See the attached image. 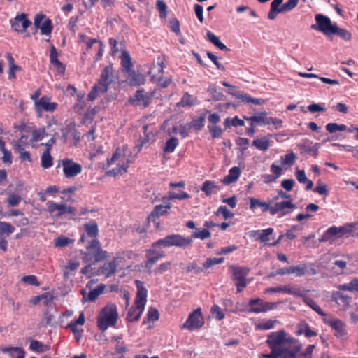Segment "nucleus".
Listing matches in <instances>:
<instances>
[{"label": "nucleus", "mask_w": 358, "mask_h": 358, "mask_svg": "<svg viewBox=\"0 0 358 358\" xmlns=\"http://www.w3.org/2000/svg\"><path fill=\"white\" fill-rule=\"evenodd\" d=\"M266 343L271 352L268 354H261V357L264 358H293L301 348L299 341L284 330L271 333Z\"/></svg>", "instance_id": "1"}, {"label": "nucleus", "mask_w": 358, "mask_h": 358, "mask_svg": "<svg viewBox=\"0 0 358 358\" xmlns=\"http://www.w3.org/2000/svg\"><path fill=\"white\" fill-rule=\"evenodd\" d=\"M131 162V152L127 145H123L116 149L112 157L108 160V166L115 165L109 169L107 174L110 176H116L118 174L125 173L127 171L129 164Z\"/></svg>", "instance_id": "2"}, {"label": "nucleus", "mask_w": 358, "mask_h": 358, "mask_svg": "<svg viewBox=\"0 0 358 358\" xmlns=\"http://www.w3.org/2000/svg\"><path fill=\"white\" fill-rule=\"evenodd\" d=\"M136 283L137 293L135 299V304L134 306L130 308L127 315V320L130 322L137 321L140 319L147 302L148 291L144 287L143 283L139 280H136Z\"/></svg>", "instance_id": "3"}, {"label": "nucleus", "mask_w": 358, "mask_h": 358, "mask_svg": "<svg viewBox=\"0 0 358 358\" xmlns=\"http://www.w3.org/2000/svg\"><path fill=\"white\" fill-rule=\"evenodd\" d=\"M266 294L285 292L289 294L303 299V301L313 309V301L312 300L313 292L310 289H306L293 285L280 286L276 287H269L265 289Z\"/></svg>", "instance_id": "4"}, {"label": "nucleus", "mask_w": 358, "mask_h": 358, "mask_svg": "<svg viewBox=\"0 0 358 358\" xmlns=\"http://www.w3.org/2000/svg\"><path fill=\"white\" fill-rule=\"evenodd\" d=\"M82 259L85 263L101 262L108 257V253L102 250L99 241L94 238L86 246V251L81 252Z\"/></svg>", "instance_id": "5"}, {"label": "nucleus", "mask_w": 358, "mask_h": 358, "mask_svg": "<svg viewBox=\"0 0 358 358\" xmlns=\"http://www.w3.org/2000/svg\"><path fill=\"white\" fill-rule=\"evenodd\" d=\"M117 317L116 305L108 303L99 313L97 317V326L101 331H105L108 327L115 325Z\"/></svg>", "instance_id": "6"}, {"label": "nucleus", "mask_w": 358, "mask_h": 358, "mask_svg": "<svg viewBox=\"0 0 358 358\" xmlns=\"http://www.w3.org/2000/svg\"><path fill=\"white\" fill-rule=\"evenodd\" d=\"M357 223L347 224L342 227H331L329 228L319 239L320 241H332L334 238H343V236L352 233L353 229H356Z\"/></svg>", "instance_id": "7"}, {"label": "nucleus", "mask_w": 358, "mask_h": 358, "mask_svg": "<svg viewBox=\"0 0 358 358\" xmlns=\"http://www.w3.org/2000/svg\"><path fill=\"white\" fill-rule=\"evenodd\" d=\"M296 208L295 204L290 201H271V209L270 214L282 217L292 213Z\"/></svg>", "instance_id": "8"}, {"label": "nucleus", "mask_w": 358, "mask_h": 358, "mask_svg": "<svg viewBox=\"0 0 358 358\" xmlns=\"http://www.w3.org/2000/svg\"><path fill=\"white\" fill-rule=\"evenodd\" d=\"M204 324V318L200 308L191 313L186 322L182 325V329H187L190 331L199 329Z\"/></svg>", "instance_id": "9"}, {"label": "nucleus", "mask_w": 358, "mask_h": 358, "mask_svg": "<svg viewBox=\"0 0 358 358\" xmlns=\"http://www.w3.org/2000/svg\"><path fill=\"white\" fill-rule=\"evenodd\" d=\"M164 65L162 61H157V64H154L149 71L151 80L156 83L161 87L165 88L171 83V79L169 78H163L155 75V71L159 74H163Z\"/></svg>", "instance_id": "10"}, {"label": "nucleus", "mask_w": 358, "mask_h": 358, "mask_svg": "<svg viewBox=\"0 0 358 358\" xmlns=\"http://www.w3.org/2000/svg\"><path fill=\"white\" fill-rule=\"evenodd\" d=\"M121 261L120 257H114L112 260L105 262L103 266L96 270V275H103L105 278H110L116 273Z\"/></svg>", "instance_id": "11"}, {"label": "nucleus", "mask_w": 358, "mask_h": 358, "mask_svg": "<svg viewBox=\"0 0 358 358\" xmlns=\"http://www.w3.org/2000/svg\"><path fill=\"white\" fill-rule=\"evenodd\" d=\"M278 303H279L265 302L259 298L252 299L250 300L248 303L250 307L249 312L254 313H265L275 309Z\"/></svg>", "instance_id": "12"}, {"label": "nucleus", "mask_w": 358, "mask_h": 358, "mask_svg": "<svg viewBox=\"0 0 358 358\" xmlns=\"http://www.w3.org/2000/svg\"><path fill=\"white\" fill-rule=\"evenodd\" d=\"M64 175L66 178H74L82 171V166L79 163H76L70 159H64L62 160Z\"/></svg>", "instance_id": "13"}, {"label": "nucleus", "mask_w": 358, "mask_h": 358, "mask_svg": "<svg viewBox=\"0 0 358 358\" xmlns=\"http://www.w3.org/2000/svg\"><path fill=\"white\" fill-rule=\"evenodd\" d=\"M115 74L112 65L106 66L101 71L96 85L106 92L110 84L114 81Z\"/></svg>", "instance_id": "14"}, {"label": "nucleus", "mask_w": 358, "mask_h": 358, "mask_svg": "<svg viewBox=\"0 0 358 358\" xmlns=\"http://www.w3.org/2000/svg\"><path fill=\"white\" fill-rule=\"evenodd\" d=\"M315 19L317 25V29L325 36L328 37L331 36V32L336 24H333L329 17L322 14L317 15Z\"/></svg>", "instance_id": "15"}, {"label": "nucleus", "mask_w": 358, "mask_h": 358, "mask_svg": "<svg viewBox=\"0 0 358 358\" xmlns=\"http://www.w3.org/2000/svg\"><path fill=\"white\" fill-rule=\"evenodd\" d=\"M57 107V103L50 101V98L48 96H43L40 101H37L34 103V109L38 116H41L43 111L54 112Z\"/></svg>", "instance_id": "16"}, {"label": "nucleus", "mask_w": 358, "mask_h": 358, "mask_svg": "<svg viewBox=\"0 0 358 358\" xmlns=\"http://www.w3.org/2000/svg\"><path fill=\"white\" fill-rule=\"evenodd\" d=\"M164 256V252L162 250H159L157 248H152L146 251V257L148 260L145 262L146 268L150 269L153 264L157 262L159 259Z\"/></svg>", "instance_id": "17"}, {"label": "nucleus", "mask_w": 358, "mask_h": 358, "mask_svg": "<svg viewBox=\"0 0 358 358\" xmlns=\"http://www.w3.org/2000/svg\"><path fill=\"white\" fill-rule=\"evenodd\" d=\"M273 228H267L263 230H252L250 231V236L261 243H267L271 240V236L273 234Z\"/></svg>", "instance_id": "18"}, {"label": "nucleus", "mask_w": 358, "mask_h": 358, "mask_svg": "<svg viewBox=\"0 0 358 358\" xmlns=\"http://www.w3.org/2000/svg\"><path fill=\"white\" fill-rule=\"evenodd\" d=\"M332 301H335L338 307L343 310H347L351 303V297L343 294L340 292H334L331 294Z\"/></svg>", "instance_id": "19"}, {"label": "nucleus", "mask_w": 358, "mask_h": 358, "mask_svg": "<svg viewBox=\"0 0 358 358\" xmlns=\"http://www.w3.org/2000/svg\"><path fill=\"white\" fill-rule=\"evenodd\" d=\"M31 24L25 14L16 16L12 22V28L17 32H23Z\"/></svg>", "instance_id": "20"}, {"label": "nucleus", "mask_w": 358, "mask_h": 358, "mask_svg": "<svg viewBox=\"0 0 358 358\" xmlns=\"http://www.w3.org/2000/svg\"><path fill=\"white\" fill-rule=\"evenodd\" d=\"M171 246L185 248L192 245V241L190 238L184 237L180 234L169 235Z\"/></svg>", "instance_id": "21"}, {"label": "nucleus", "mask_w": 358, "mask_h": 358, "mask_svg": "<svg viewBox=\"0 0 358 358\" xmlns=\"http://www.w3.org/2000/svg\"><path fill=\"white\" fill-rule=\"evenodd\" d=\"M152 94L145 92L143 90H138L134 96V101L137 105L145 108L150 103Z\"/></svg>", "instance_id": "22"}, {"label": "nucleus", "mask_w": 358, "mask_h": 358, "mask_svg": "<svg viewBox=\"0 0 358 358\" xmlns=\"http://www.w3.org/2000/svg\"><path fill=\"white\" fill-rule=\"evenodd\" d=\"M250 201V208L252 210H254L256 209L257 207L261 208L262 213H266L269 212L271 213V201H263L257 199H255L253 197H250L249 199Z\"/></svg>", "instance_id": "23"}, {"label": "nucleus", "mask_w": 358, "mask_h": 358, "mask_svg": "<svg viewBox=\"0 0 358 358\" xmlns=\"http://www.w3.org/2000/svg\"><path fill=\"white\" fill-rule=\"evenodd\" d=\"M230 268L232 271L233 280H245L250 272V269L247 267L231 266Z\"/></svg>", "instance_id": "24"}, {"label": "nucleus", "mask_w": 358, "mask_h": 358, "mask_svg": "<svg viewBox=\"0 0 358 358\" xmlns=\"http://www.w3.org/2000/svg\"><path fill=\"white\" fill-rule=\"evenodd\" d=\"M127 73V80L129 83V85L132 86H137L143 84L144 78L143 77L136 73L135 71L130 70L129 72H126Z\"/></svg>", "instance_id": "25"}, {"label": "nucleus", "mask_w": 358, "mask_h": 358, "mask_svg": "<svg viewBox=\"0 0 358 358\" xmlns=\"http://www.w3.org/2000/svg\"><path fill=\"white\" fill-rule=\"evenodd\" d=\"M2 352L7 354L10 358L20 357L25 355V352L20 347L1 348Z\"/></svg>", "instance_id": "26"}, {"label": "nucleus", "mask_w": 358, "mask_h": 358, "mask_svg": "<svg viewBox=\"0 0 358 358\" xmlns=\"http://www.w3.org/2000/svg\"><path fill=\"white\" fill-rule=\"evenodd\" d=\"M201 189L205 192L207 196L217 194L220 190L219 186H217L215 182L210 180H206Z\"/></svg>", "instance_id": "27"}, {"label": "nucleus", "mask_w": 358, "mask_h": 358, "mask_svg": "<svg viewBox=\"0 0 358 358\" xmlns=\"http://www.w3.org/2000/svg\"><path fill=\"white\" fill-rule=\"evenodd\" d=\"M240 174V169L237 166H234L229 170V174L223 178V182L227 185L233 183L238 179Z\"/></svg>", "instance_id": "28"}, {"label": "nucleus", "mask_w": 358, "mask_h": 358, "mask_svg": "<svg viewBox=\"0 0 358 358\" xmlns=\"http://www.w3.org/2000/svg\"><path fill=\"white\" fill-rule=\"evenodd\" d=\"M329 325L336 331L338 336H343L345 334V324L338 319L329 320Z\"/></svg>", "instance_id": "29"}, {"label": "nucleus", "mask_w": 358, "mask_h": 358, "mask_svg": "<svg viewBox=\"0 0 358 358\" xmlns=\"http://www.w3.org/2000/svg\"><path fill=\"white\" fill-rule=\"evenodd\" d=\"M268 117H269L267 116V113L263 112L249 117H245V119L250 121L252 124L266 125L268 121Z\"/></svg>", "instance_id": "30"}, {"label": "nucleus", "mask_w": 358, "mask_h": 358, "mask_svg": "<svg viewBox=\"0 0 358 358\" xmlns=\"http://www.w3.org/2000/svg\"><path fill=\"white\" fill-rule=\"evenodd\" d=\"M338 289L356 292L358 294V278H352L348 283L340 285L337 287Z\"/></svg>", "instance_id": "31"}, {"label": "nucleus", "mask_w": 358, "mask_h": 358, "mask_svg": "<svg viewBox=\"0 0 358 358\" xmlns=\"http://www.w3.org/2000/svg\"><path fill=\"white\" fill-rule=\"evenodd\" d=\"M252 145L259 150L266 151L271 145L270 140L266 136L257 138L252 141Z\"/></svg>", "instance_id": "32"}, {"label": "nucleus", "mask_w": 358, "mask_h": 358, "mask_svg": "<svg viewBox=\"0 0 358 358\" xmlns=\"http://www.w3.org/2000/svg\"><path fill=\"white\" fill-rule=\"evenodd\" d=\"M332 35H337L338 37L345 41H350L352 38V34L350 31L340 28L337 24L331 32V36Z\"/></svg>", "instance_id": "33"}, {"label": "nucleus", "mask_w": 358, "mask_h": 358, "mask_svg": "<svg viewBox=\"0 0 358 358\" xmlns=\"http://www.w3.org/2000/svg\"><path fill=\"white\" fill-rule=\"evenodd\" d=\"M171 208V205H157L152 212L150 213L149 217H155L162 216L168 213V210Z\"/></svg>", "instance_id": "34"}, {"label": "nucleus", "mask_w": 358, "mask_h": 358, "mask_svg": "<svg viewBox=\"0 0 358 358\" xmlns=\"http://www.w3.org/2000/svg\"><path fill=\"white\" fill-rule=\"evenodd\" d=\"M296 177L297 180L300 183H307V185L306 187V190L312 189L313 183L311 180H308L305 171L303 170L297 169L296 171Z\"/></svg>", "instance_id": "35"}, {"label": "nucleus", "mask_w": 358, "mask_h": 358, "mask_svg": "<svg viewBox=\"0 0 358 358\" xmlns=\"http://www.w3.org/2000/svg\"><path fill=\"white\" fill-rule=\"evenodd\" d=\"M29 348L32 351L38 352H45L50 349L48 345H44L43 343L36 340H32L31 341Z\"/></svg>", "instance_id": "36"}, {"label": "nucleus", "mask_w": 358, "mask_h": 358, "mask_svg": "<svg viewBox=\"0 0 358 358\" xmlns=\"http://www.w3.org/2000/svg\"><path fill=\"white\" fill-rule=\"evenodd\" d=\"M121 65L123 72H129L131 70L132 64L131 57L127 52H123L121 55Z\"/></svg>", "instance_id": "37"}, {"label": "nucleus", "mask_w": 358, "mask_h": 358, "mask_svg": "<svg viewBox=\"0 0 358 358\" xmlns=\"http://www.w3.org/2000/svg\"><path fill=\"white\" fill-rule=\"evenodd\" d=\"M296 159V155L292 151H290L280 157V163L282 166H291L294 164Z\"/></svg>", "instance_id": "38"}, {"label": "nucleus", "mask_w": 358, "mask_h": 358, "mask_svg": "<svg viewBox=\"0 0 358 358\" xmlns=\"http://www.w3.org/2000/svg\"><path fill=\"white\" fill-rule=\"evenodd\" d=\"M84 229L88 236L96 238L98 234V225L95 222H91L84 224Z\"/></svg>", "instance_id": "39"}, {"label": "nucleus", "mask_w": 358, "mask_h": 358, "mask_svg": "<svg viewBox=\"0 0 358 358\" xmlns=\"http://www.w3.org/2000/svg\"><path fill=\"white\" fill-rule=\"evenodd\" d=\"M282 3L277 0H273L271 4V9L268 13V17L271 20H273L276 17L277 15L280 13H283V11L280 10V6Z\"/></svg>", "instance_id": "40"}, {"label": "nucleus", "mask_w": 358, "mask_h": 358, "mask_svg": "<svg viewBox=\"0 0 358 358\" xmlns=\"http://www.w3.org/2000/svg\"><path fill=\"white\" fill-rule=\"evenodd\" d=\"M296 334L298 335L304 334L306 337L310 338L313 336V331L310 329L307 323L301 322L298 326Z\"/></svg>", "instance_id": "41"}, {"label": "nucleus", "mask_w": 358, "mask_h": 358, "mask_svg": "<svg viewBox=\"0 0 358 358\" xmlns=\"http://www.w3.org/2000/svg\"><path fill=\"white\" fill-rule=\"evenodd\" d=\"M52 166V157L48 150H45L41 155V166L48 169Z\"/></svg>", "instance_id": "42"}, {"label": "nucleus", "mask_w": 358, "mask_h": 358, "mask_svg": "<svg viewBox=\"0 0 358 358\" xmlns=\"http://www.w3.org/2000/svg\"><path fill=\"white\" fill-rule=\"evenodd\" d=\"M75 208L71 206L64 204H59L57 208V212L55 214V216L59 217L64 214H71L74 213Z\"/></svg>", "instance_id": "43"}, {"label": "nucleus", "mask_w": 358, "mask_h": 358, "mask_svg": "<svg viewBox=\"0 0 358 358\" xmlns=\"http://www.w3.org/2000/svg\"><path fill=\"white\" fill-rule=\"evenodd\" d=\"M31 142L28 136H22L18 141L13 142V148L14 149L24 148L29 145Z\"/></svg>", "instance_id": "44"}, {"label": "nucleus", "mask_w": 358, "mask_h": 358, "mask_svg": "<svg viewBox=\"0 0 358 358\" xmlns=\"http://www.w3.org/2000/svg\"><path fill=\"white\" fill-rule=\"evenodd\" d=\"M105 289L104 285H100L96 288L91 290L87 296V300L90 301H94L101 294L103 293Z\"/></svg>", "instance_id": "45"}, {"label": "nucleus", "mask_w": 358, "mask_h": 358, "mask_svg": "<svg viewBox=\"0 0 358 358\" xmlns=\"http://www.w3.org/2000/svg\"><path fill=\"white\" fill-rule=\"evenodd\" d=\"M224 259L223 257H220V258H216V257L208 258L203 263V271L205 269H208V268L212 267L213 266H214L215 264H222V263L224 262Z\"/></svg>", "instance_id": "46"}, {"label": "nucleus", "mask_w": 358, "mask_h": 358, "mask_svg": "<svg viewBox=\"0 0 358 358\" xmlns=\"http://www.w3.org/2000/svg\"><path fill=\"white\" fill-rule=\"evenodd\" d=\"M326 129L329 133H336V131H343L347 129L345 124H338L336 123H329L326 125Z\"/></svg>", "instance_id": "47"}, {"label": "nucleus", "mask_w": 358, "mask_h": 358, "mask_svg": "<svg viewBox=\"0 0 358 358\" xmlns=\"http://www.w3.org/2000/svg\"><path fill=\"white\" fill-rule=\"evenodd\" d=\"M276 323H278V320H268L259 323L257 325V328L262 330H268L274 328Z\"/></svg>", "instance_id": "48"}, {"label": "nucleus", "mask_w": 358, "mask_h": 358, "mask_svg": "<svg viewBox=\"0 0 358 358\" xmlns=\"http://www.w3.org/2000/svg\"><path fill=\"white\" fill-rule=\"evenodd\" d=\"M290 274H294L296 277H301L306 274V266H289Z\"/></svg>", "instance_id": "49"}, {"label": "nucleus", "mask_w": 358, "mask_h": 358, "mask_svg": "<svg viewBox=\"0 0 358 358\" xmlns=\"http://www.w3.org/2000/svg\"><path fill=\"white\" fill-rule=\"evenodd\" d=\"M46 135L47 134L44 128L35 129L32 132V138L30 139V141H39L42 140Z\"/></svg>", "instance_id": "50"}, {"label": "nucleus", "mask_w": 358, "mask_h": 358, "mask_svg": "<svg viewBox=\"0 0 358 358\" xmlns=\"http://www.w3.org/2000/svg\"><path fill=\"white\" fill-rule=\"evenodd\" d=\"M38 29H41L42 34H50L52 31L51 21L49 19H45L40 25Z\"/></svg>", "instance_id": "51"}, {"label": "nucleus", "mask_w": 358, "mask_h": 358, "mask_svg": "<svg viewBox=\"0 0 358 358\" xmlns=\"http://www.w3.org/2000/svg\"><path fill=\"white\" fill-rule=\"evenodd\" d=\"M0 148L3 153V156L2 157V160L4 163L11 164L12 162V155L10 152L8 151L5 148V143L3 141L0 140Z\"/></svg>", "instance_id": "52"}, {"label": "nucleus", "mask_w": 358, "mask_h": 358, "mask_svg": "<svg viewBox=\"0 0 358 358\" xmlns=\"http://www.w3.org/2000/svg\"><path fill=\"white\" fill-rule=\"evenodd\" d=\"M157 9L159 12V15L162 18H165L167 16V6L166 4L162 0H157L156 3Z\"/></svg>", "instance_id": "53"}, {"label": "nucleus", "mask_w": 358, "mask_h": 358, "mask_svg": "<svg viewBox=\"0 0 358 358\" xmlns=\"http://www.w3.org/2000/svg\"><path fill=\"white\" fill-rule=\"evenodd\" d=\"M21 200L22 197L20 195L12 193L9 194L7 203L9 206H17Z\"/></svg>", "instance_id": "54"}, {"label": "nucleus", "mask_w": 358, "mask_h": 358, "mask_svg": "<svg viewBox=\"0 0 358 358\" xmlns=\"http://www.w3.org/2000/svg\"><path fill=\"white\" fill-rule=\"evenodd\" d=\"M152 246H153V248L171 247L169 235L164 237V238H161V239H159L158 241H155V243H152Z\"/></svg>", "instance_id": "55"}, {"label": "nucleus", "mask_w": 358, "mask_h": 358, "mask_svg": "<svg viewBox=\"0 0 358 358\" xmlns=\"http://www.w3.org/2000/svg\"><path fill=\"white\" fill-rule=\"evenodd\" d=\"M210 236V232L206 229L200 231H194L192 234V237L194 238H200L201 240L206 239Z\"/></svg>", "instance_id": "56"}, {"label": "nucleus", "mask_w": 358, "mask_h": 358, "mask_svg": "<svg viewBox=\"0 0 358 358\" xmlns=\"http://www.w3.org/2000/svg\"><path fill=\"white\" fill-rule=\"evenodd\" d=\"M178 139L176 138H171L166 143V146L164 148V152H173L178 145Z\"/></svg>", "instance_id": "57"}, {"label": "nucleus", "mask_w": 358, "mask_h": 358, "mask_svg": "<svg viewBox=\"0 0 358 358\" xmlns=\"http://www.w3.org/2000/svg\"><path fill=\"white\" fill-rule=\"evenodd\" d=\"M14 230V227L10 224L5 222H0V234H6L9 235L12 234Z\"/></svg>", "instance_id": "58"}, {"label": "nucleus", "mask_w": 358, "mask_h": 358, "mask_svg": "<svg viewBox=\"0 0 358 358\" xmlns=\"http://www.w3.org/2000/svg\"><path fill=\"white\" fill-rule=\"evenodd\" d=\"M224 125L225 127H230L234 126H243L244 125V121L241 119H239L238 117H235L233 119L227 118L224 121Z\"/></svg>", "instance_id": "59"}, {"label": "nucleus", "mask_w": 358, "mask_h": 358, "mask_svg": "<svg viewBox=\"0 0 358 358\" xmlns=\"http://www.w3.org/2000/svg\"><path fill=\"white\" fill-rule=\"evenodd\" d=\"M22 282L26 283L29 285L33 286H39L40 283L38 282L37 278L34 275H26L22 278Z\"/></svg>", "instance_id": "60"}, {"label": "nucleus", "mask_w": 358, "mask_h": 358, "mask_svg": "<svg viewBox=\"0 0 358 358\" xmlns=\"http://www.w3.org/2000/svg\"><path fill=\"white\" fill-rule=\"evenodd\" d=\"M194 103H195V100L192 97V96H191L187 92L185 93L181 99L180 105L182 106H193Z\"/></svg>", "instance_id": "61"}, {"label": "nucleus", "mask_w": 358, "mask_h": 358, "mask_svg": "<svg viewBox=\"0 0 358 358\" xmlns=\"http://www.w3.org/2000/svg\"><path fill=\"white\" fill-rule=\"evenodd\" d=\"M106 93L98 85H95L92 91L88 94V99L90 101L94 100L99 94Z\"/></svg>", "instance_id": "62"}, {"label": "nucleus", "mask_w": 358, "mask_h": 358, "mask_svg": "<svg viewBox=\"0 0 358 358\" xmlns=\"http://www.w3.org/2000/svg\"><path fill=\"white\" fill-rule=\"evenodd\" d=\"M297 3L298 0H288L287 2L280 6V11L288 12L292 10L297 5Z\"/></svg>", "instance_id": "63"}, {"label": "nucleus", "mask_w": 358, "mask_h": 358, "mask_svg": "<svg viewBox=\"0 0 358 358\" xmlns=\"http://www.w3.org/2000/svg\"><path fill=\"white\" fill-rule=\"evenodd\" d=\"M71 242L72 241L69 238L60 236L55 240V245L56 247H64Z\"/></svg>", "instance_id": "64"}]
</instances>
